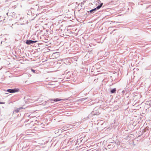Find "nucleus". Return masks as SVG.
I'll return each mask as SVG.
<instances>
[{"mask_svg": "<svg viewBox=\"0 0 151 151\" xmlns=\"http://www.w3.org/2000/svg\"><path fill=\"white\" fill-rule=\"evenodd\" d=\"M100 112L99 111V110L98 109L97 107L95 108L94 109L93 111L91 113V114H90L88 116H87L86 118H84L83 119H82V121L83 120L84 121L87 119H88L89 117H91V115L92 114L93 115H99L100 114Z\"/></svg>", "mask_w": 151, "mask_h": 151, "instance_id": "obj_1", "label": "nucleus"}, {"mask_svg": "<svg viewBox=\"0 0 151 151\" xmlns=\"http://www.w3.org/2000/svg\"><path fill=\"white\" fill-rule=\"evenodd\" d=\"M19 91V89L18 88H15L13 89H9L6 90V91L10 93H14Z\"/></svg>", "mask_w": 151, "mask_h": 151, "instance_id": "obj_2", "label": "nucleus"}, {"mask_svg": "<svg viewBox=\"0 0 151 151\" xmlns=\"http://www.w3.org/2000/svg\"><path fill=\"white\" fill-rule=\"evenodd\" d=\"M37 41H33L31 40H27L26 42V43L27 45H30L36 42Z\"/></svg>", "mask_w": 151, "mask_h": 151, "instance_id": "obj_3", "label": "nucleus"}, {"mask_svg": "<svg viewBox=\"0 0 151 151\" xmlns=\"http://www.w3.org/2000/svg\"><path fill=\"white\" fill-rule=\"evenodd\" d=\"M59 54L58 52H55L52 54L51 57L53 59L57 58L59 57Z\"/></svg>", "mask_w": 151, "mask_h": 151, "instance_id": "obj_4", "label": "nucleus"}, {"mask_svg": "<svg viewBox=\"0 0 151 151\" xmlns=\"http://www.w3.org/2000/svg\"><path fill=\"white\" fill-rule=\"evenodd\" d=\"M61 100H62L59 99L58 98H57L55 99H50L48 100V102L52 103H53L54 101L57 102Z\"/></svg>", "mask_w": 151, "mask_h": 151, "instance_id": "obj_5", "label": "nucleus"}, {"mask_svg": "<svg viewBox=\"0 0 151 151\" xmlns=\"http://www.w3.org/2000/svg\"><path fill=\"white\" fill-rule=\"evenodd\" d=\"M39 2L37 0H35L34 2V3L32 4L33 6H37L38 5Z\"/></svg>", "mask_w": 151, "mask_h": 151, "instance_id": "obj_6", "label": "nucleus"}, {"mask_svg": "<svg viewBox=\"0 0 151 151\" xmlns=\"http://www.w3.org/2000/svg\"><path fill=\"white\" fill-rule=\"evenodd\" d=\"M116 88H110V92L111 93H116Z\"/></svg>", "mask_w": 151, "mask_h": 151, "instance_id": "obj_7", "label": "nucleus"}, {"mask_svg": "<svg viewBox=\"0 0 151 151\" xmlns=\"http://www.w3.org/2000/svg\"><path fill=\"white\" fill-rule=\"evenodd\" d=\"M96 8L94 9H92L91 10H90L89 11H88V12H90L91 13L93 14V13L95 11H96Z\"/></svg>", "mask_w": 151, "mask_h": 151, "instance_id": "obj_8", "label": "nucleus"}, {"mask_svg": "<svg viewBox=\"0 0 151 151\" xmlns=\"http://www.w3.org/2000/svg\"><path fill=\"white\" fill-rule=\"evenodd\" d=\"M22 109V108L21 107L18 108L17 109L14 110L13 111V113H14V112H15L16 113L18 112H19V110Z\"/></svg>", "mask_w": 151, "mask_h": 151, "instance_id": "obj_9", "label": "nucleus"}, {"mask_svg": "<svg viewBox=\"0 0 151 151\" xmlns=\"http://www.w3.org/2000/svg\"><path fill=\"white\" fill-rule=\"evenodd\" d=\"M103 4V3H101L99 5L97 6L96 8V10L99 9L102 6Z\"/></svg>", "mask_w": 151, "mask_h": 151, "instance_id": "obj_10", "label": "nucleus"}, {"mask_svg": "<svg viewBox=\"0 0 151 151\" xmlns=\"http://www.w3.org/2000/svg\"><path fill=\"white\" fill-rule=\"evenodd\" d=\"M35 0H28V2L29 4H32Z\"/></svg>", "mask_w": 151, "mask_h": 151, "instance_id": "obj_11", "label": "nucleus"}, {"mask_svg": "<svg viewBox=\"0 0 151 151\" xmlns=\"http://www.w3.org/2000/svg\"><path fill=\"white\" fill-rule=\"evenodd\" d=\"M88 98H83L80 99H79L78 101H83L85 100H86Z\"/></svg>", "mask_w": 151, "mask_h": 151, "instance_id": "obj_12", "label": "nucleus"}, {"mask_svg": "<svg viewBox=\"0 0 151 151\" xmlns=\"http://www.w3.org/2000/svg\"><path fill=\"white\" fill-rule=\"evenodd\" d=\"M145 131H146L145 129H143L142 132V134H144L145 132Z\"/></svg>", "mask_w": 151, "mask_h": 151, "instance_id": "obj_13", "label": "nucleus"}, {"mask_svg": "<svg viewBox=\"0 0 151 151\" xmlns=\"http://www.w3.org/2000/svg\"><path fill=\"white\" fill-rule=\"evenodd\" d=\"M31 71H32V72L34 73H35V70H34L33 69H31Z\"/></svg>", "mask_w": 151, "mask_h": 151, "instance_id": "obj_14", "label": "nucleus"}, {"mask_svg": "<svg viewBox=\"0 0 151 151\" xmlns=\"http://www.w3.org/2000/svg\"><path fill=\"white\" fill-rule=\"evenodd\" d=\"M5 103L4 102H0V104H4Z\"/></svg>", "mask_w": 151, "mask_h": 151, "instance_id": "obj_15", "label": "nucleus"}, {"mask_svg": "<svg viewBox=\"0 0 151 151\" xmlns=\"http://www.w3.org/2000/svg\"><path fill=\"white\" fill-rule=\"evenodd\" d=\"M29 125V123H27V124H25V126L27 127V126H28Z\"/></svg>", "mask_w": 151, "mask_h": 151, "instance_id": "obj_16", "label": "nucleus"}, {"mask_svg": "<svg viewBox=\"0 0 151 151\" xmlns=\"http://www.w3.org/2000/svg\"><path fill=\"white\" fill-rule=\"evenodd\" d=\"M29 119H28V120L27 121H24V123H25V122H28V121H29Z\"/></svg>", "mask_w": 151, "mask_h": 151, "instance_id": "obj_17", "label": "nucleus"}, {"mask_svg": "<svg viewBox=\"0 0 151 151\" xmlns=\"http://www.w3.org/2000/svg\"><path fill=\"white\" fill-rule=\"evenodd\" d=\"M84 1H83V2H82L81 3V4H84Z\"/></svg>", "mask_w": 151, "mask_h": 151, "instance_id": "obj_18", "label": "nucleus"}, {"mask_svg": "<svg viewBox=\"0 0 151 151\" xmlns=\"http://www.w3.org/2000/svg\"><path fill=\"white\" fill-rule=\"evenodd\" d=\"M115 31V30H113V31Z\"/></svg>", "mask_w": 151, "mask_h": 151, "instance_id": "obj_19", "label": "nucleus"}, {"mask_svg": "<svg viewBox=\"0 0 151 151\" xmlns=\"http://www.w3.org/2000/svg\"><path fill=\"white\" fill-rule=\"evenodd\" d=\"M2 43V41H1V44Z\"/></svg>", "mask_w": 151, "mask_h": 151, "instance_id": "obj_20", "label": "nucleus"}, {"mask_svg": "<svg viewBox=\"0 0 151 151\" xmlns=\"http://www.w3.org/2000/svg\"><path fill=\"white\" fill-rule=\"evenodd\" d=\"M8 14V13H7V14H6L7 15Z\"/></svg>", "mask_w": 151, "mask_h": 151, "instance_id": "obj_21", "label": "nucleus"}]
</instances>
